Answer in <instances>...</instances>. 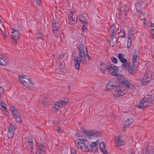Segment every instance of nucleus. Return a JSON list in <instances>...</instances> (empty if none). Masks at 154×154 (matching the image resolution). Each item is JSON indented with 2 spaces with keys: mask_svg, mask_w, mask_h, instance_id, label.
Instances as JSON below:
<instances>
[{
  "mask_svg": "<svg viewBox=\"0 0 154 154\" xmlns=\"http://www.w3.org/2000/svg\"><path fill=\"white\" fill-rule=\"evenodd\" d=\"M151 77L145 75V78H143L141 79V84L142 85H144L147 84L149 81L151 79Z\"/></svg>",
  "mask_w": 154,
  "mask_h": 154,
  "instance_id": "ddd939ff",
  "label": "nucleus"
},
{
  "mask_svg": "<svg viewBox=\"0 0 154 154\" xmlns=\"http://www.w3.org/2000/svg\"><path fill=\"white\" fill-rule=\"evenodd\" d=\"M123 12L124 13V14L125 16L127 15V14L128 12V7L126 6L121 8H119V10L118 14L119 15H121V14L122 12Z\"/></svg>",
  "mask_w": 154,
  "mask_h": 154,
  "instance_id": "4468645a",
  "label": "nucleus"
},
{
  "mask_svg": "<svg viewBox=\"0 0 154 154\" xmlns=\"http://www.w3.org/2000/svg\"><path fill=\"white\" fill-rule=\"evenodd\" d=\"M85 135L88 138L91 139L94 136L96 137H99L100 136V133L96 130H94L89 132L87 131Z\"/></svg>",
  "mask_w": 154,
  "mask_h": 154,
  "instance_id": "423d86ee",
  "label": "nucleus"
},
{
  "mask_svg": "<svg viewBox=\"0 0 154 154\" xmlns=\"http://www.w3.org/2000/svg\"><path fill=\"white\" fill-rule=\"evenodd\" d=\"M137 55H133V58L132 59V62L133 64L134 65L136 64L135 63H137Z\"/></svg>",
  "mask_w": 154,
  "mask_h": 154,
  "instance_id": "c756f323",
  "label": "nucleus"
},
{
  "mask_svg": "<svg viewBox=\"0 0 154 154\" xmlns=\"http://www.w3.org/2000/svg\"><path fill=\"white\" fill-rule=\"evenodd\" d=\"M85 19H86V18H85V17L83 15H81L79 16V19L80 21H82L83 20Z\"/></svg>",
  "mask_w": 154,
  "mask_h": 154,
  "instance_id": "58836bf2",
  "label": "nucleus"
},
{
  "mask_svg": "<svg viewBox=\"0 0 154 154\" xmlns=\"http://www.w3.org/2000/svg\"><path fill=\"white\" fill-rule=\"evenodd\" d=\"M122 66L125 69H128L129 73L131 75H133L137 72L135 66L133 65L131 66L128 63H122Z\"/></svg>",
  "mask_w": 154,
  "mask_h": 154,
  "instance_id": "20e7f679",
  "label": "nucleus"
},
{
  "mask_svg": "<svg viewBox=\"0 0 154 154\" xmlns=\"http://www.w3.org/2000/svg\"><path fill=\"white\" fill-rule=\"evenodd\" d=\"M132 39L131 38L130 40L128 39V42H127V48L129 49L131 47V41Z\"/></svg>",
  "mask_w": 154,
  "mask_h": 154,
  "instance_id": "c9c22d12",
  "label": "nucleus"
},
{
  "mask_svg": "<svg viewBox=\"0 0 154 154\" xmlns=\"http://www.w3.org/2000/svg\"><path fill=\"white\" fill-rule=\"evenodd\" d=\"M146 100V101H144V99H143L140 101V103L137 105L136 107L140 109L143 108L147 106H149L150 105V103H152L148 102V100H149V99H146L145 100Z\"/></svg>",
  "mask_w": 154,
  "mask_h": 154,
  "instance_id": "0eeeda50",
  "label": "nucleus"
},
{
  "mask_svg": "<svg viewBox=\"0 0 154 154\" xmlns=\"http://www.w3.org/2000/svg\"><path fill=\"white\" fill-rule=\"evenodd\" d=\"M117 27L115 26V25H113L109 28V32L110 33H112L111 34V36L112 37H117Z\"/></svg>",
  "mask_w": 154,
  "mask_h": 154,
  "instance_id": "9d476101",
  "label": "nucleus"
},
{
  "mask_svg": "<svg viewBox=\"0 0 154 154\" xmlns=\"http://www.w3.org/2000/svg\"><path fill=\"white\" fill-rule=\"evenodd\" d=\"M111 60L113 63H116L117 62V60L116 58L112 57L111 58Z\"/></svg>",
  "mask_w": 154,
  "mask_h": 154,
  "instance_id": "4c0bfd02",
  "label": "nucleus"
},
{
  "mask_svg": "<svg viewBox=\"0 0 154 154\" xmlns=\"http://www.w3.org/2000/svg\"><path fill=\"white\" fill-rule=\"evenodd\" d=\"M116 37H112L111 38V40H110V43H113L116 42L117 41Z\"/></svg>",
  "mask_w": 154,
  "mask_h": 154,
  "instance_id": "f704fd0d",
  "label": "nucleus"
},
{
  "mask_svg": "<svg viewBox=\"0 0 154 154\" xmlns=\"http://www.w3.org/2000/svg\"><path fill=\"white\" fill-rule=\"evenodd\" d=\"M118 58L120 61L123 63H125L127 62V60L124 58L122 54L121 53L119 54Z\"/></svg>",
  "mask_w": 154,
  "mask_h": 154,
  "instance_id": "5701e85b",
  "label": "nucleus"
},
{
  "mask_svg": "<svg viewBox=\"0 0 154 154\" xmlns=\"http://www.w3.org/2000/svg\"><path fill=\"white\" fill-rule=\"evenodd\" d=\"M10 109L11 111L13 117H14V116H16L20 114V113L18 112L17 110V109L16 110L15 107L14 106H12L11 108Z\"/></svg>",
  "mask_w": 154,
  "mask_h": 154,
  "instance_id": "412c9836",
  "label": "nucleus"
},
{
  "mask_svg": "<svg viewBox=\"0 0 154 154\" xmlns=\"http://www.w3.org/2000/svg\"><path fill=\"white\" fill-rule=\"evenodd\" d=\"M60 106H61V105L59 104V103L57 102L55 104L53 108L55 109V110H57L59 109V108Z\"/></svg>",
  "mask_w": 154,
  "mask_h": 154,
  "instance_id": "7c9ffc66",
  "label": "nucleus"
},
{
  "mask_svg": "<svg viewBox=\"0 0 154 154\" xmlns=\"http://www.w3.org/2000/svg\"><path fill=\"white\" fill-rule=\"evenodd\" d=\"M15 127V125H12L8 127L7 134L8 138H11L13 137Z\"/></svg>",
  "mask_w": 154,
  "mask_h": 154,
  "instance_id": "6e6552de",
  "label": "nucleus"
},
{
  "mask_svg": "<svg viewBox=\"0 0 154 154\" xmlns=\"http://www.w3.org/2000/svg\"><path fill=\"white\" fill-rule=\"evenodd\" d=\"M107 69L108 70V72L112 75L114 76L117 75V70L115 69H114L112 67H107Z\"/></svg>",
  "mask_w": 154,
  "mask_h": 154,
  "instance_id": "a211bd4d",
  "label": "nucleus"
},
{
  "mask_svg": "<svg viewBox=\"0 0 154 154\" xmlns=\"http://www.w3.org/2000/svg\"><path fill=\"white\" fill-rule=\"evenodd\" d=\"M52 30L54 32V31H56L58 29V23L57 21L54 22V23H52Z\"/></svg>",
  "mask_w": 154,
  "mask_h": 154,
  "instance_id": "393cba45",
  "label": "nucleus"
},
{
  "mask_svg": "<svg viewBox=\"0 0 154 154\" xmlns=\"http://www.w3.org/2000/svg\"><path fill=\"white\" fill-rule=\"evenodd\" d=\"M37 146H38L39 150H41L44 152H45V151L46 150V148L43 145L41 144L40 143H38L37 144Z\"/></svg>",
  "mask_w": 154,
  "mask_h": 154,
  "instance_id": "a878e982",
  "label": "nucleus"
},
{
  "mask_svg": "<svg viewBox=\"0 0 154 154\" xmlns=\"http://www.w3.org/2000/svg\"><path fill=\"white\" fill-rule=\"evenodd\" d=\"M53 123L54 124H55L56 123H57L56 122V121H54V120H53Z\"/></svg>",
  "mask_w": 154,
  "mask_h": 154,
  "instance_id": "338daca9",
  "label": "nucleus"
},
{
  "mask_svg": "<svg viewBox=\"0 0 154 154\" xmlns=\"http://www.w3.org/2000/svg\"><path fill=\"white\" fill-rule=\"evenodd\" d=\"M74 64L75 67L76 69L79 70L80 65L82 62L81 59L80 58H79L78 57L74 56Z\"/></svg>",
  "mask_w": 154,
  "mask_h": 154,
  "instance_id": "9b49d317",
  "label": "nucleus"
},
{
  "mask_svg": "<svg viewBox=\"0 0 154 154\" xmlns=\"http://www.w3.org/2000/svg\"><path fill=\"white\" fill-rule=\"evenodd\" d=\"M64 100V101H64V102L65 103H68V101H69V100H68V99H65Z\"/></svg>",
  "mask_w": 154,
  "mask_h": 154,
  "instance_id": "052dcab7",
  "label": "nucleus"
},
{
  "mask_svg": "<svg viewBox=\"0 0 154 154\" xmlns=\"http://www.w3.org/2000/svg\"><path fill=\"white\" fill-rule=\"evenodd\" d=\"M13 118L15 119L16 121L17 122H20L21 120L20 114L16 116H14V117H13Z\"/></svg>",
  "mask_w": 154,
  "mask_h": 154,
  "instance_id": "72a5a7b5",
  "label": "nucleus"
},
{
  "mask_svg": "<svg viewBox=\"0 0 154 154\" xmlns=\"http://www.w3.org/2000/svg\"><path fill=\"white\" fill-rule=\"evenodd\" d=\"M36 38L37 39H42L43 40H44L42 38L43 37V35L42 33L40 32H38L36 34Z\"/></svg>",
  "mask_w": 154,
  "mask_h": 154,
  "instance_id": "2f4dec72",
  "label": "nucleus"
},
{
  "mask_svg": "<svg viewBox=\"0 0 154 154\" xmlns=\"http://www.w3.org/2000/svg\"><path fill=\"white\" fill-rule=\"evenodd\" d=\"M79 139L82 142L76 140L75 142L76 145L78 148L81 149V150L84 152H87L91 150V149H89L88 147L89 143L86 139L85 140L83 138H79Z\"/></svg>",
  "mask_w": 154,
  "mask_h": 154,
  "instance_id": "f03ea898",
  "label": "nucleus"
},
{
  "mask_svg": "<svg viewBox=\"0 0 154 154\" xmlns=\"http://www.w3.org/2000/svg\"><path fill=\"white\" fill-rule=\"evenodd\" d=\"M82 28L83 31H85L87 29L86 25H83V27H82Z\"/></svg>",
  "mask_w": 154,
  "mask_h": 154,
  "instance_id": "3c124183",
  "label": "nucleus"
},
{
  "mask_svg": "<svg viewBox=\"0 0 154 154\" xmlns=\"http://www.w3.org/2000/svg\"><path fill=\"white\" fill-rule=\"evenodd\" d=\"M144 98V101H146V100H145L146 99H149V100H148L149 101H148V102H153V100H152V97H150V95H146L145 97Z\"/></svg>",
  "mask_w": 154,
  "mask_h": 154,
  "instance_id": "c85d7f7f",
  "label": "nucleus"
},
{
  "mask_svg": "<svg viewBox=\"0 0 154 154\" xmlns=\"http://www.w3.org/2000/svg\"><path fill=\"white\" fill-rule=\"evenodd\" d=\"M115 142L116 146H119L122 145L123 141L121 137L117 136L115 137Z\"/></svg>",
  "mask_w": 154,
  "mask_h": 154,
  "instance_id": "2eb2a0df",
  "label": "nucleus"
},
{
  "mask_svg": "<svg viewBox=\"0 0 154 154\" xmlns=\"http://www.w3.org/2000/svg\"><path fill=\"white\" fill-rule=\"evenodd\" d=\"M73 16V14H71V16H70V15L69 16V19L70 20H72V17Z\"/></svg>",
  "mask_w": 154,
  "mask_h": 154,
  "instance_id": "13d9d810",
  "label": "nucleus"
},
{
  "mask_svg": "<svg viewBox=\"0 0 154 154\" xmlns=\"http://www.w3.org/2000/svg\"><path fill=\"white\" fill-rule=\"evenodd\" d=\"M4 103L0 99V107H1L2 108H4L6 110L7 109L5 106H3Z\"/></svg>",
  "mask_w": 154,
  "mask_h": 154,
  "instance_id": "e433bc0d",
  "label": "nucleus"
},
{
  "mask_svg": "<svg viewBox=\"0 0 154 154\" xmlns=\"http://www.w3.org/2000/svg\"><path fill=\"white\" fill-rule=\"evenodd\" d=\"M83 24H84V25H86L87 24V19H86L85 20H83L82 21H81Z\"/></svg>",
  "mask_w": 154,
  "mask_h": 154,
  "instance_id": "49530a36",
  "label": "nucleus"
},
{
  "mask_svg": "<svg viewBox=\"0 0 154 154\" xmlns=\"http://www.w3.org/2000/svg\"><path fill=\"white\" fill-rule=\"evenodd\" d=\"M42 103L45 107H47L50 105L48 99L46 98H44L42 99Z\"/></svg>",
  "mask_w": 154,
  "mask_h": 154,
  "instance_id": "aec40b11",
  "label": "nucleus"
},
{
  "mask_svg": "<svg viewBox=\"0 0 154 154\" xmlns=\"http://www.w3.org/2000/svg\"><path fill=\"white\" fill-rule=\"evenodd\" d=\"M101 152L104 154H109L108 152L104 148L105 147V144L104 142H101L99 144Z\"/></svg>",
  "mask_w": 154,
  "mask_h": 154,
  "instance_id": "f3484780",
  "label": "nucleus"
},
{
  "mask_svg": "<svg viewBox=\"0 0 154 154\" xmlns=\"http://www.w3.org/2000/svg\"><path fill=\"white\" fill-rule=\"evenodd\" d=\"M8 60L3 58L0 56V65L2 66H5L8 63Z\"/></svg>",
  "mask_w": 154,
  "mask_h": 154,
  "instance_id": "b1692460",
  "label": "nucleus"
},
{
  "mask_svg": "<svg viewBox=\"0 0 154 154\" xmlns=\"http://www.w3.org/2000/svg\"><path fill=\"white\" fill-rule=\"evenodd\" d=\"M131 154H135V152L134 151L132 150L131 152Z\"/></svg>",
  "mask_w": 154,
  "mask_h": 154,
  "instance_id": "0e129e2a",
  "label": "nucleus"
},
{
  "mask_svg": "<svg viewBox=\"0 0 154 154\" xmlns=\"http://www.w3.org/2000/svg\"><path fill=\"white\" fill-rule=\"evenodd\" d=\"M27 142H29L31 144V146L30 147H28L29 149H27V150L29 151V152H32V151L33 149V146L34 145L33 144V142H32V140L31 141H27Z\"/></svg>",
  "mask_w": 154,
  "mask_h": 154,
  "instance_id": "bb28decb",
  "label": "nucleus"
},
{
  "mask_svg": "<svg viewBox=\"0 0 154 154\" xmlns=\"http://www.w3.org/2000/svg\"><path fill=\"white\" fill-rule=\"evenodd\" d=\"M99 143V140H97L96 141L92 142L90 145V148L91 150L93 152H97L98 150V145Z\"/></svg>",
  "mask_w": 154,
  "mask_h": 154,
  "instance_id": "1a4fd4ad",
  "label": "nucleus"
},
{
  "mask_svg": "<svg viewBox=\"0 0 154 154\" xmlns=\"http://www.w3.org/2000/svg\"><path fill=\"white\" fill-rule=\"evenodd\" d=\"M134 55H137L138 54V52L137 50L136 49H135L134 50Z\"/></svg>",
  "mask_w": 154,
  "mask_h": 154,
  "instance_id": "09e8293b",
  "label": "nucleus"
},
{
  "mask_svg": "<svg viewBox=\"0 0 154 154\" xmlns=\"http://www.w3.org/2000/svg\"><path fill=\"white\" fill-rule=\"evenodd\" d=\"M64 101H64V100H59L58 101V102L59 103V104H60L61 105V106L62 105L66 103H65Z\"/></svg>",
  "mask_w": 154,
  "mask_h": 154,
  "instance_id": "c03bdc74",
  "label": "nucleus"
},
{
  "mask_svg": "<svg viewBox=\"0 0 154 154\" xmlns=\"http://www.w3.org/2000/svg\"><path fill=\"white\" fill-rule=\"evenodd\" d=\"M107 66L108 67H112L113 68V67H114V68L116 70H118V67H117L116 66H115L114 65L112 64H110L109 65H108Z\"/></svg>",
  "mask_w": 154,
  "mask_h": 154,
  "instance_id": "ea45409f",
  "label": "nucleus"
},
{
  "mask_svg": "<svg viewBox=\"0 0 154 154\" xmlns=\"http://www.w3.org/2000/svg\"><path fill=\"white\" fill-rule=\"evenodd\" d=\"M134 33V32L133 28H132L131 29H129L128 31V39L130 40L131 38L132 39V38Z\"/></svg>",
  "mask_w": 154,
  "mask_h": 154,
  "instance_id": "4be33fe9",
  "label": "nucleus"
},
{
  "mask_svg": "<svg viewBox=\"0 0 154 154\" xmlns=\"http://www.w3.org/2000/svg\"><path fill=\"white\" fill-rule=\"evenodd\" d=\"M72 21L73 22L72 23L74 24L76 23L75 17H74V18H73V17H72ZM75 19L76 20L77 18H76Z\"/></svg>",
  "mask_w": 154,
  "mask_h": 154,
  "instance_id": "603ef678",
  "label": "nucleus"
},
{
  "mask_svg": "<svg viewBox=\"0 0 154 154\" xmlns=\"http://www.w3.org/2000/svg\"><path fill=\"white\" fill-rule=\"evenodd\" d=\"M79 52H84V45L82 44H81L79 45Z\"/></svg>",
  "mask_w": 154,
  "mask_h": 154,
  "instance_id": "473e14b6",
  "label": "nucleus"
},
{
  "mask_svg": "<svg viewBox=\"0 0 154 154\" xmlns=\"http://www.w3.org/2000/svg\"><path fill=\"white\" fill-rule=\"evenodd\" d=\"M107 67L106 66V65L103 62H101L99 68L101 72L105 73V71L107 69Z\"/></svg>",
  "mask_w": 154,
  "mask_h": 154,
  "instance_id": "6ab92c4d",
  "label": "nucleus"
},
{
  "mask_svg": "<svg viewBox=\"0 0 154 154\" xmlns=\"http://www.w3.org/2000/svg\"><path fill=\"white\" fill-rule=\"evenodd\" d=\"M79 57L81 60L82 63L84 64H86L87 63V61L85 51L79 52Z\"/></svg>",
  "mask_w": 154,
  "mask_h": 154,
  "instance_id": "f8f14e48",
  "label": "nucleus"
},
{
  "mask_svg": "<svg viewBox=\"0 0 154 154\" xmlns=\"http://www.w3.org/2000/svg\"><path fill=\"white\" fill-rule=\"evenodd\" d=\"M18 80L26 88L32 89L34 87V85L31 82L29 78H25L24 76L19 77Z\"/></svg>",
  "mask_w": 154,
  "mask_h": 154,
  "instance_id": "7ed1b4c3",
  "label": "nucleus"
},
{
  "mask_svg": "<svg viewBox=\"0 0 154 154\" xmlns=\"http://www.w3.org/2000/svg\"><path fill=\"white\" fill-rule=\"evenodd\" d=\"M35 154H41L40 153L38 152H36Z\"/></svg>",
  "mask_w": 154,
  "mask_h": 154,
  "instance_id": "774afa93",
  "label": "nucleus"
},
{
  "mask_svg": "<svg viewBox=\"0 0 154 154\" xmlns=\"http://www.w3.org/2000/svg\"><path fill=\"white\" fill-rule=\"evenodd\" d=\"M2 28H3V25L2 23L1 20L0 19V29L1 31L2 30Z\"/></svg>",
  "mask_w": 154,
  "mask_h": 154,
  "instance_id": "8fccbe9b",
  "label": "nucleus"
},
{
  "mask_svg": "<svg viewBox=\"0 0 154 154\" xmlns=\"http://www.w3.org/2000/svg\"><path fill=\"white\" fill-rule=\"evenodd\" d=\"M111 116L112 118L113 119H114L115 118V116L113 114H112V115H111Z\"/></svg>",
  "mask_w": 154,
  "mask_h": 154,
  "instance_id": "bf43d9fd",
  "label": "nucleus"
},
{
  "mask_svg": "<svg viewBox=\"0 0 154 154\" xmlns=\"http://www.w3.org/2000/svg\"><path fill=\"white\" fill-rule=\"evenodd\" d=\"M149 147L146 145L143 149V154H149Z\"/></svg>",
  "mask_w": 154,
  "mask_h": 154,
  "instance_id": "cd10ccee",
  "label": "nucleus"
},
{
  "mask_svg": "<svg viewBox=\"0 0 154 154\" xmlns=\"http://www.w3.org/2000/svg\"><path fill=\"white\" fill-rule=\"evenodd\" d=\"M150 21L151 23V27H152L154 28V19L153 18L150 19Z\"/></svg>",
  "mask_w": 154,
  "mask_h": 154,
  "instance_id": "79ce46f5",
  "label": "nucleus"
},
{
  "mask_svg": "<svg viewBox=\"0 0 154 154\" xmlns=\"http://www.w3.org/2000/svg\"><path fill=\"white\" fill-rule=\"evenodd\" d=\"M36 2V4H37V6H40L41 5V2L40 0H33Z\"/></svg>",
  "mask_w": 154,
  "mask_h": 154,
  "instance_id": "a19ab883",
  "label": "nucleus"
},
{
  "mask_svg": "<svg viewBox=\"0 0 154 154\" xmlns=\"http://www.w3.org/2000/svg\"><path fill=\"white\" fill-rule=\"evenodd\" d=\"M87 56H88V59L89 60H91V57L88 54H87Z\"/></svg>",
  "mask_w": 154,
  "mask_h": 154,
  "instance_id": "680f3d73",
  "label": "nucleus"
},
{
  "mask_svg": "<svg viewBox=\"0 0 154 154\" xmlns=\"http://www.w3.org/2000/svg\"><path fill=\"white\" fill-rule=\"evenodd\" d=\"M124 31L125 30H123L122 31V32H123V35H122V38H124L125 37H124L125 35V32H124Z\"/></svg>",
  "mask_w": 154,
  "mask_h": 154,
  "instance_id": "4d7b16f0",
  "label": "nucleus"
},
{
  "mask_svg": "<svg viewBox=\"0 0 154 154\" xmlns=\"http://www.w3.org/2000/svg\"><path fill=\"white\" fill-rule=\"evenodd\" d=\"M133 119L131 118H129L127 120H126L124 122V129L126 130L127 127L131 125L133 122Z\"/></svg>",
  "mask_w": 154,
  "mask_h": 154,
  "instance_id": "dca6fc26",
  "label": "nucleus"
},
{
  "mask_svg": "<svg viewBox=\"0 0 154 154\" xmlns=\"http://www.w3.org/2000/svg\"><path fill=\"white\" fill-rule=\"evenodd\" d=\"M56 130L60 132H61L63 131L61 129L60 127H57L56 128Z\"/></svg>",
  "mask_w": 154,
  "mask_h": 154,
  "instance_id": "de8ad7c7",
  "label": "nucleus"
},
{
  "mask_svg": "<svg viewBox=\"0 0 154 154\" xmlns=\"http://www.w3.org/2000/svg\"><path fill=\"white\" fill-rule=\"evenodd\" d=\"M86 52L87 53V54H88V49L87 48H86L85 49Z\"/></svg>",
  "mask_w": 154,
  "mask_h": 154,
  "instance_id": "69168bd1",
  "label": "nucleus"
},
{
  "mask_svg": "<svg viewBox=\"0 0 154 154\" xmlns=\"http://www.w3.org/2000/svg\"><path fill=\"white\" fill-rule=\"evenodd\" d=\"M81 130L82 131H83V132H84V134H86L87 133V131H85V129L84 128H81Z\"/></svg>",
  "mask_w": 154,
  "mask_h": 154,
  "instance_id": "6e6d98bb",
  "label": "nucleus"
},
{
  "mask_svg": "<svg viewBox=\"0 0 154 154\" xmlns=\"http://www.w3.org/2000/svg\"><path fill=\"white\" fill-rule=\"evenodd\" d=\"M118 80L122 83L123 87L118 86L119 84H116L111 81L109 82L106 85V89L107 90L112 91L115 90L114 94L117 97L123 96L126 94L128 89H133L134 87L131 84H129V81L127 79L122 75H117Z\"/></svg>",
  "mask_w": 154,
  "mask_h": 154,
  "instance_id": "f257e3e1",
  "label": "nucleus"
},
{
  "mask_svg": "<svg viewBox=\"0 0 154 154\" xmlns=\"http://www.w3.org/2000/svg\"><path fill=\"white\" fill-rule=\"evenodd\" d=\"M76 136L77 137H81V136L80 135V134L79 133H77V134H76Z\"/></svg>",
  "mask_w": 154,
  "mask_h": 154,
  "instance_id": "e2e57ef3",
  "label": "nucleus"
},
{
  "mask_svg": "<svg viewBox=\"0 0 154 154\" xmlns=\"http://www.w3.org/2000/svg\"><path fill=\"white\" fill-rule=\"evenodd\" d=\"M2 35L3 36V38L4 39H5L6 38V35L5 33V32L4 33L3 32L2 30Z\"/></svg>",
  "mask_w": 154,
  "mask_h": 154,
  "instance_id": "864d4df0",
  "label": "nucleus"
},
{
  "mask_svg": "<svg viewBox=\"0 0 154 154\" xmlns=\"http://www.w3.org/2000/svg\"><path fill=\"white\" fill-rule=\"evenodd\" d=\"M11 39L14 41L15 43L17 42V41L20 38V34L19 31L17 29H13L11 30Z\"/></svg>",
  "mask_w": 154,
  "mask_h": 154,
  "instance_id": "39448f33",
  "label": "nucleus"
},
{
  "mask_svg": "<svg viewBox=\"0 0 154 154\" xmlns=\"http://www.w3.org/2000/svg\"><path fill=\"white\" fill-rule=\"evenodd\" d=\"M59 57L62 59L64 57V54H61L59 55Z\"/></svg>",
  "mask_w": 154,
  "mask_h": 154,
  "instance_id": "5fc2aeb1",
  "label": "nucleus"
},
{
  "mask_svg": "<svg viewBox=\"0 0 154 154\" xmlns=\"http://www.w3.org/2000/svg\"><path fill=\"white\" fill-rule=\"evenodd\" d=\"M151 36L153 38H154V28H152L151 29Z\"/></svg>",
  "mask_w": 154,
  "mask_h": 154,
  "instance_id": "a18cd8bd",
  "label": "nucleus"
},
{
  "mask_svg": "<svg viewBox=\"0 0 154 154\" xmlns=\"http://www.w3.org/2000/svg\"><path fill=\"white\" fill-rule=\"evenodd\" d=\"M5 91V90L3 87H0V95L3 94Z\"/></svg>",
  "mask_w": 154,
  "mask_h": 154,
  "instance_id": "37998d69",
  "label": "nucleus"
}]
</instances>
